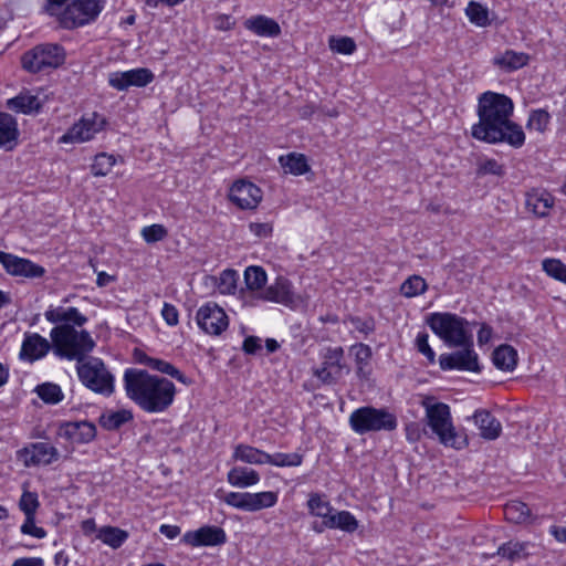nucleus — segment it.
<instances>
[{"label":"nucleus","instance_id":"obj_1","mask_svg":"<svg viewBox=\"0 0 566 566\" xmlns=\"http://www.w3.org/2000/svg\"><path fill=\"white\" fill-rule=\"evenodd\" d=\"M513 102L504 94L485 92L479 97V123L472 126V136L479 140L496 144L507 143L520 148L524 145L522 127L511 120Z\"/></svg>","mask_w":566,"mask_h":566},{"label":"nucleus","instance_id":"obj_2","mask_svg":"<svg viewBox=\"0 0 566 566\" xmlns=\"http://www.w3.org/2000/svg\"><path fill=\"white\" fill-rule=\"evenodd\" d=\"M124 384L128 398L148 413L166 411L174 403L177 392L172 381L143 369H127Z\"/></svg>","mask_w":566,"mask_h":566},{"label":"nucleus","instance_id":"obj_3","mask_svg":"<svg viewBox=\"0 0 566 566\" xmlns=\"http://www.w3.org/2000/svg\"><path fill=\"white\" fill-rule=\"evenodd\" d=\"M53 353L60 358L81 363L95 347V342L88 332L77 331L71 324H61L50 332Z\"/></svg>","mask_w":566,"mask_h":566},{"label":"nucleus","instance_id":"obj_4","mask_svg":"<svg viewBox=\"0 0 566 566\" xmlns=\"http://www.w3.org/2000/svg\"><path fill=\"white\" fill-rule=\"evenodd\" d=\"M421 406L426 410L429 427L442 444L454 449H461L467 444L465 439H461L455 431L447 403L437 402L433 397L426 396L421 400Z\"/></svg>","mask_w":566,"mask_h":566},{"label":"nucleus","instance_id":"obj_5","mask_svg":"<svg viewBox=\"0 0 566 566\" xmlns=\"http://www.w3.org/2000/svg\"><path fill=\"white\" fill-rule=\"evenodd\" d=\"M430 328L449 347L473 346L469 322L452 313H434L429 318Z\"/></svg>","mask_w":566,"mask_h":566},{"label":"nucleus","instance_id":"obj_6","mask_svg":"<svg viewBox=\"0 0 566 566\" xmlns=\"http://www.w3.org/2000/svg\"><path fill=\"white\" fill-rule=\"evenodd\" d=\"M350 428L358 434L371 431H392L397 428V418L386 408L360 407L349 416Z\"/></svg>","mask_w":566,"mask_h":566},{"label":"nucleus","instance_id":"obj_7","mask_svg":"<svg viewBox=\"0 0 566 566\" xmlns=\"http://www.w3.org/2000/svg\"><path fill=\"white\" fill-rule=\"evenodd\" d=\"M76 369L80 380L92 391L105 396L114 392V377L99 358L81 361Z\"/></svg>","mask_w":566,"mask_h":566},{"label":"nucleus","instance_id":"obj_8","mask_svg":"<svg viewBox=\"0 0 566 566\" xmlns=\"http://www.w3.org/2000/svg\"><path fill=\"white\" fill-rule=\"evenodd\" d=\"M65 61V51L62 46L45 43L27 51L22 57V66L30 73H39L48 69H56Z\"/></svg>","mask_w":566,"mask_h":566},{"label":"nucleus","instance_id":"obj_9","mask_svg":"<svg viewBox=\"0 0 566 566\" xmlns=\"http://www.w3.org/2000/svg\"><path fill=\"white\" fill-rule=\"evenodd\" d=\"M105 0H76L66 7L60 17V23L65 29L84 25L99 14Z\"/></svg>","mask_w":566,"mask_h":566},{"label":"nucleus","instance_id":"obj_10","mask_svg":"<svg viewBox=\"0 0 566 566\" xmlns=\"http://www.w3.org/2000/svg\"><path fill=\"white\" fill-rule=\"evenodd\" d=\"M106 125V118L93 112L82 116V118L73 124V126L60 137L59 143H85L95 137L96 134L102 132Z\"/></svg>","mask_w":566,"mask_h":566},{"label":"nucleus","instance_id":"obj_11","mask_svg":"<svg viewBox=\"0 0 566 566\" xmlns=\"http://www.w3.org/2000/svg\"><path fill=\"white\" fill-rule=\"evenodd\" d=\"M277 493L272 491L258 493L230 492L223 499L228 505L247 512H256L273 507L277 503Z\"/></svg>","mask_w":566,"mask_h":566},{"label":"nucleus","instance_id":"obj_12","mask_svg":"<svg viewBox=\"0 0 566 566\" xmlns=\"http://www.w3.org/2000/svg\"><path fill=\"white\" fill-rule=\"evenodd\" d=\"M344 349L342 347H328L323 354L322 366L314 369V375L324 384H334L343 375L344 370L349 373V368L343 361Z\"/></svg>","mask_w":566,"mask_h":566},{"label":"nucleus","instance_id":"obj_13","mask_svg":"<svg viewBox=\"0 0 566 566\" xmlns=\"http://www.w3.org/2000/svg\"><path fill=\"white\" fill-rule=\"evenodd\" d=\"M196 319L205 333L213 336L220 335L229 325L228 315L224 310L213 302H208L200 306Z\"/></svg>","mask_w":566,"mask_h":566},{"label":"nucleus","instance_id":"obj_14","mask_svg":"<svg viewBox=\"0 0 566 566\" xmlns=\"http://www.w3.org/2000/svg\"><path fill=\"white\" fill-rule=\"evenodd\" d=\"M229 199L240 209H255L262 200V190L251 181L239 179L229 190Z\"/></svg>","mask_w":566,"mask_h":566},{"label":"nucleus","instance_id":"obj_15","mask_svg":"<svg viewBox=\"0 0 566 566\" xmlns=\"http://www.w3.org/2000/svg\"><path fill=\"white\" fill-rule=\"evenodd\" d=\"M0 263L4 270L13 276H23L28 279L42 277L45 269L29 259L19 258L11 253L0 251Z\"/></svg>","mask_w":566,"mask_h":566},{"label":"nucleus","instance_id":"obj_16","mask_svg":"<svg viewBox=\"0 0 566 566\" xmlns=\"http://www.w3.org/2000/svg\"><path fill=\"white\" fill-rule=\"evenodd\" d=\"M149 69L140 67L125 72H113L108 75V84L117 91H126L130 86L144 87L154 81Z\"/></svg>","mask_w":566,"mask_h":566},{"label":"nucleus","instance_id":"obj_17","mask_svg":"<svg viewBox=\"0 0 566 566\" xmlns=\"http://www.w3.org/2000/svg\"><path fill=\"white\" fill-rule=\"evenodd\" d=\"M463 348V350L441 355L439 358L440 367L443 370L459 369L473 373L480 371L478 354L473 350L472 346Z\"/></svg>","mask_w":566,"mask_h":566},{"label":"nucleus","instance_id":"obj_18","mask_svg":"<svg viewBox=\"0 0 566 566\" xmlns=\"http://www.w3.org/2000/svg\"><path fill=\"white\" fill-rule=\"evenodd\" d=\"M19 457L25 467L48 465L57 460L59 451L48 442H36L19 451Z\"/></svg>","mask_w":566,"mask_h":566},{"label":"nucleus","instance_id":"obj_19","mask_svg":"<svg viewBox=\"0 0 566 566\" xmlns=\"http://www.w3.org/2000/svg\"><path fill=\"white\" fill-rule=\"evenodd\" d=\"M50 349L53 350L52 340L49 342L38 333H25L19 358L23 361L34 363L43 358Z\"/></svg>","mask_w":566,"mask_h":566},{"label":"nucleus","instance_id":"obj_20","mask_svg":"<svg viewBox=\"0 0 566 566\" xmlns=\"http://www.w3.org/2000/svg\"><path fill=\"white\" fill-rule=\"evenodd\" d=\"M258 298L286 306H293L295 304V294L292 290V283L284 276H277L271 285L259 294Z\"/></svg>","mask_w":566,"mask_h":566},{"label":"nucleus","instance_id":"obj_21","mask_svg":"<svg viewBox=\"0 0 566 566\" xmlns=\"http://www.w3.org/2000/svg\"><path fill=\"white\" fill-rule=\"evenodd\" d=\"M182 541L190 546H216L224 544L227 535L221 527L203 526L197 531L187 532Z\"/></svg>","mask_w":566,"mask_h":566},{"label":"nucleus","instance_id":"obj_22","mask_svg":"<svg viewBox=\"0 0 566 566\" xmlns=\"http://www.w3.org/2000/svg\"><path fill=\"white\" fill-rule=\"evenodd\" d=\"M59 436L73 443H88L95 438L96 428L88 421L67 422L61 426Z\"/></svg>","mask_w":566,"mask_h":566},{"label":"nucleus","instance_id":"obj_23","mask_svg":"<svg viewBox=\"0 0 566 566\" xmlns=\"http://www.w3.org/2000/svg\"><path fill=\"white\" fill-rule=\"evenodd\" d=\"M554 203V197L545 190L533 189L526 193V209L537 218L549 216Z\"/></svg>","mask_w":566,"mask_h":566},{"label":"nucleus","instance_id":"obj_24","mask_svg":"<svg viewBox=\"0 0 566 566\" xmlns=\"http://www.w3.org/2000/svg\"><path fill=\"white\" fill-rule=\"evenodd\" d=\"M45 319L53 324L64 323L72 326H83L87 322V317L78 312L75 307H51L44 313Z\"/></svg>","mask_w":566,"mask_h":566},{"label":"nucleus","instance_id":"obj_25","mask_svg":"<svg viewBox=\"0 0 566 566\" xmlns=\"http://www.w3.org/2000/svg\"><path fill=\"white\" fill-rule=\"evenodd\" d=\"M19 129L15 118L8 113H0V148L7 151L18 145Z\"/></svg>","mask_w":566,"mask_h":566},{"label":"nucleus","instance_id":"obj_26","mask_svg":"<svg viewBox=\"0 0 566 566\" xmlns=\"http://www.w3.org/2000/svg\"><path fill=\"white\" fill-rule=\"evenodd\" d=\"M474 421L480 429V434L486 440H495L500 437L502 426L489 411L479 410L474 413Z\"/></svg>","mask_w":566,"mask_h":566},{"label":"nucleus","instance_id":"obj_27","mask_svg":"<svg viewBox=\"0 0 566 566\" xmlns=\"http://www.w3.org/2000/svg\"><path fill=\"white\" fill-rule=\"evenodd\" d=\"M244 25L260 36H277L281 33L279 23L264 15L250 18L244 22Z\"/></svg>","mask_w":566,"mask_h":566},{"label":"nucleus","instance_id":"obj_28","mask_svg":"<svg viewBox=\"0 0 566 566\" xmlns=\"http://www.w3.org/2000/svg\"><path fill=\"white\" fill-rule=\"evenodd\" d=\"M227 480L232 486L244 489L259 483L260 474L247 467H234L228 472Z\"/></svg>","mask_w":566,"mask_h":566},{"label":"nucleus","instance_id":"obj_29","mask_svg":"<svg viewBox=\"0 0 566 566\" xmlns=\"http://www.w3.org/2000/svg\"><path fill=\"white\" fill-rule=\"evenodd\" d=\"M492 360L497 369L512 371L517 365V352L511 345H500L494 349Z\"/></svg>","mask_w":566,"mask_h":566},{"label":"nucleus","instance_id":"obj_30","mask_svg":"<svg viewBox=\"0 0 566 566\" xmlns=\"http://www.w3.org/2000/svg\"><path fill=\"white\" fill-rule=\"evenodd\" d=\"M138 361L147 365L148 367H150L154 370H157L161 374L168 375L185 385H188L190 382L189 379L178 368H176L174 365H171L170 363H168L166 360L153 358V357H149V356L143 354L138 358Z\"/></svg>","mask_w":566,"mask_h":566},{"label":"nucleus","instance_id":"obj_31","mask_svg":"<svg viewBox=\"0 0 566 566\" xmlns=\"http://www.w3.org/2000/svg\"><path fill=\"white\" fill-rule=\"evenodd\" d=\"M266 452L249 444H238L232 454L234 461H241L249 464H265Z\"/></svg>","mask_w":566,"mask_h":566},{"label":"nucleus","instance_id":"obj_32","mask_svg":"<svg viewBox=\"0 0 566 566\" xmlns=\"http://www.w3.org/2000/svg\"><path fill=\"white\" fill-rule=\"evenodd\" d=\"M279 161L286 174L294 176L304 175L311 169L303 154L290 153L285 156H280Z\"/></svg>","mask_w":566,"mask_h":566},{"label":"nucleus","instance_id":"obj_33","mask_svg":"<svg viewBox=\"0 0 566 566\" xmlns=\"http://www.w3.org/2000/svg\"><path fill=\"white\" fill-rule=\"evenodd\" d=\"M528 63V55L522 52L506 51L494 59V64L500 69L512 72L525 66Z\"/></svg>","mask_w":566,"mask_h":566},{"label":"nucleus","instance_id":"obj_34","mask_svg":"<svg viewBox=\"0 0 566 566\" xmlns=\"http://www.w3.org/2000/svg\"><path fill=\"white\" fill-rule=\"evenodd\" d=\"M323 525L327 528H339L342 531L353 533L357 530L358 522L352 513L340 511L333 513L328 520L323 521Z\"/></svg>","mask_w":566,"mask_h":566},{"label":"nucleus","instance_id":"obj_35","mask_svg":"<svg viewBox=\"0 0 566 566\" xmlns=\"http://www.w3.org/2000/svg\"><path fill=\"white\" fill-rule=\"evenodd\" d=\"M8 107L12 111L28 114L31 112H38L41 108V102L35 95L21 93L8 101Z\"/></svg>","mask_w":566,"mask_h":566},{"label":"nucleus","instance_id":"obj_36","mask_svg":"<svg viewBox=\"0 0 566 566\" xmlns=\"http://www.w3.org/2000/svg\"><path fill=\"white\" fill-rule=\"evenodd\" d=\"M504 516L513 523H526L531 521V510L521 501H511L503 509Z\"/></svg>","mask_w":566,"mask_h":566},{"label":"nucleus","instance_id":"obj_37","mask_svg":"<svg viewBox=\"0 0 566 566\" xmlns=\"http://www.w3.org/2000/svg\"><path fill=\"white\" fill-rule=\"evenodd\" d=\"M97 537L112 548H118L128 538V533L124 530L113 526L102 527Z\"/></svg>","mask_w":566,"mask_h":566},{"label":"nucleus","instance_id":"obj_38","mask_svg":"<svg viewBox=\"0 0 566 566\" xmlns=\"http://www.w3.org/2000/svg\"><path fill=\"white\" fill-rule=\"evenodd\" d=\"M133 415L128 410L105 412L99 418L101 426L106 430H116L132 420Z\"/></svg>","mask_w":566,"mask_h":566},{"label":"nucleus","instance_id":"obj_39","mask_svg":"<svg viewBox=\"0 0 566 566\" xmlns=\"http://www.w3.org/2000/svg\"><path fill=\"white\" fill-rule=\"evenodd\" d=\"M244 281L250 291H261L266 283V273L261 266H248L244 271Z\"/></svg>","mask_w":566,"mask_h":566},{"label":"nucleus","instance_id":"obj_40","mask_svg":"<svg viewBox=\"0 0 566 566\" xmlns=\"http://www.w3.org/2000/svg\"><path fill=\"white\" fill-rule=\"evenodd\" d=\"M303 462V455L300 453H282L274 454L266 453L265 464L274 467H298Z\"/></svg>","mask_w":566,"mask_h":566},{"label":"nucleus","instance_id":"obj_41","mask_svg":"<svg viewBox=\"0 0 566 566\" xmlns=\"http://www.w3.org/2000/svg\"><path fill=\"white\" fill-rule=\"evenodd\" d=\"M427 283L420 275L409 276L400 286V292L406 297H415L427 291Z\"/></svg>","mask_w":566,"mask_h":566},{"label":"nucleus","instance_id":"obj_42","mask_svg":"<svg viewBox=\"0 0 566 566\" xmlns=\"http://www.w3.org/2000/svg\"><path fill=\"white\" fill-rule=\"evenodd\" d=\"M307 506L311 514L322 517L323 521L328 520L334 511L329 503L325 501L322 495L316 493L310 496Z\"/></svg>","mask_w":566,"mask_h":566},{"label":"nucleus","instance_id":"obj_43","mask_svg":"<svg viewBox=\"0 0 566 566\" xmlns=\"http://www.w3.org/2000/svg\"><path fill=\"white\" fill-rule=\"evenodd\" d=\"M465 14L470 22L478 27H486L490 24L489 10L475 1L469 2L465 9Z\"/></svg>","mask_w":566,"mask_h":566},{"label":"nucleus","instance_id":"obj_44","mask_svg":"<svg viewBox=\"0 0 566 566\" xmlns=\"http://www.w3.org/2000/svg\"><path fill=\"white\" fill-rule=\"evenodd\" d=\"M115 164L116 158L113 155L101 153L95 156L91 171L95 177H104L111 172Z\"/></svg>","mask_w":566,"mask_h":566},{"label":"nucleus","instance_id":"obj_45","mask_svg":"<svg viewBox=\"0 0 566 566\" xmlns=\"http://www.w3.org/2000/svg\"><path fill=\"white\" fill-rule=\"evenodd\" d=\"M38 396L46 403H57L63 399L61 387L56 384L45 382L35 389Z\"/></svg>","mask_w":566,"mask_h":566},{"label":"nucleus","instance_id":"obj_46","mask_svg":"<svg viewBox=\"0 0 566 566\" xmlns=\"http://www.w3.org/2000/svg\"><path fill=\"white\" fill-rule=\"evenodd\" d=\"M551 120V115L545 109L532 111L527 120V128L543 134L546 132Z\"/></svg>","mask_w":566,"mask_h":566},{"label":"nucleus","instance_id":"obj_47","mask_svg":"<svg viewBox=\"0 0 566 566\" xmlns=\"http://www.w3.org/2000/svg\"><path fill=\"white\" fill-rule=\"evenodd\" d=\"M238 273L228 269L221 272L217 287L221 294H233L237 290Z\"/></svg>","mask_w":566,"mask_h":566},{"label":"nucleus","instance_id":"obj_48","mask_svg":"<svg viewBox=\"0 0 566 566\" xmlns=\"http://www.w3.org/2000/svg\"><path fill=\"white\" fill-rule=\"evenodd\" d=\"M525 548L526 545L524 543L511 541L499 547L497 555L510 560H515L526 556Z\"/></svg>","mask_w":566,"mask_h":566},{"label":"nucleus","instance_id":"obj_49","mask_svg":"<svg viewBox=\"0 0 566 566\" xmlns=\"http://www.w3.org/2000/svg\"><path fill=\"white\" fill-rule=\"evenodd\" d=\"M328 46L333 52L346 55L354 53L356 50V43L349 36H331Z\"/></svg>","mask_w":566,"mask_h":566},{"label":"nucleus","instance_id":"obj_50","mask_svg":"<svg viewBox=\"0 0 566 566\" xmlns=\"http://www.w3.org/2000/svg\"><path fill=\"white\" fill-rule=\"evenodd\" d=\"M543 270L547 275L566 284V265L557 259L543 261Z\"/></svg>","mask_w":566,"mask_h":566},{"label":"nucleus","instance_id":"obj_51","mask_svg":"<svg viewBox=\"0 0 566 566\" xmlns=\"http://www.w3.org/2000/svg\"><path fill=\"white\" fill-rule=\"evenodd\" d=\"M476 174L479 176L493 175L502 177L505 174V168L497 160L490 158L479 161Z\"/></svg>","mask_w":566,"mask_h":566},{"label":"nucleus","instance_id":"obj_52","mask_svg":"<svg viewBox=\"0 0 566 566\" xmlns=\"http://www.w3.org/2000/svg\"><path fill=\"white\" fill-rule=\"evenodd\" d=\"M168 234L163 224H151L142 230V235L147 243H155L164 240Z\"/></svg>","mask_w":566,"mask_h":566},{"label":"nucleus","instance_id":"obj_53","mask_svg":"<svg viewBox=\"0 0 566 566\" xmlns=\"http://www.w3.org/2000/svg\"><path fill=\"white\" fill-rule=\"evenodd\" d=\"M19 506L25 516H35L39 507L38 495L29 491L23 492Z\"/></svg>","mask_w":566,"mask_h":566},{"label":"nucleus","instance_id":"obj_54","mask_svg":"<svg viewBox=\"0 0 566 566\" xmlns=\"http://www.w3.org/2000/svg\"><path fill=\"white\" fill-rule=\"evenodd\" d=\"M21 532L36 538H43L46 536L45 530L35 525V516H25V521L21 526Z\"/></svg>","mask_w":566,"mask_h":566},{"label":"nucleus","instance_id":"obj_55","mask_svg":"<svg viewBox=\"0 0 566 566\" xmlns=\"http://www.w3.org/2000/svg\"><path fill=\"white\" fill-rule=\"evenodd\" d=\"M352 350L355 354V359L358 365V369L363 368V365L366 364L371 357V349L368 345L357 344L352 347Z\"/></svg>","mask_w":566,"mask_h":566},{"label":"nucleus","instance_id":"obj_56","mask_svg":"<svg viewBox=\"0 0 566 566\" xmlns=\"http://www.w3.org/2000/svg\"><path fill=\"white\" fill-rule=\"evenodd\" d=\"M428 334L427 333H419L417 335V338H416V346H417V349L422 354L424 355L429 361L433 363L434 361V357H436V354L431 349V347L429 346V343H428Z\"/></svg>","mask_w":566,"mask_h":566},{"label":"nucleus","instance_id":"obj_57","mask_svg":"<svg viewBox=\"0 0 566 566\" xmlns=\"http://www.w3.org/2000/svg\"><path fill=\"white\" fill-rule=\"evenodd\" d=\"M350 324L357 332L364 335H368L375 331V322L373 318L361 319L359 317H352Z\"/></svg>","mask_w":566,"mask_h":566},{"label":"nucleus","instance_id":"obj_58","mask_svg":"<svg viewBox=\"0 0 566 566\" xmlns=\"http://www.w3.org/2000/svg\"><path fill=\"white\" fill-rule=\"evenodd\" d=\"M161 315L168 325L175 326L178 324L179 314L174 305L165 303L161 310Z\"/></svg>","mask_w":566,"mask_h":566},{"label":"nucleus","instance_id":"obj_59","mask_svg":"<svg viewBox=\"0 0 566 566\" xmlns=\"http://www.w3.org/2000/svg\"><path fill=\"white\" fill-rule=\"evenodd\" d=\"M242 349L247 354H255L261 349V339L256 336H249L244 339Z\"/></svg>","mask_w":566,"mask_h":566},{"label":"nucleus","instance_id":"obj_60","mask_svg":"<svg viewBox=\"0 0 566 566\" xmlns=\"http://www.w3.org/2000/svg\"><path fill=\"white\" fill-rule=\"evenodd\" d=\"M251 232L259 238H266L272 233V227L269 223H251Z\"/></svg>","mask_w":566,"mask_h":566},{"label":"nucleus","instance_id":"obj_61","mask_svg":"<svg viewBox=\"0 0 566 566\" xmlns=\"http://www.w3.org/2000/svg\"><path fill=\"white\" fill-rule=\"evenodd\" d=\"M406 438L409 442H417L421 438V430L418 423H409L406 427Z\"/></svg>","mask_w":566,"mask_h":566},{"label":"nucleus","instance_id":"obj_62","mask_svg":"<svg viewBox=\"0 0 566 566\" xmlns=\"http://www.w3.org/2000/svg\"><path fill=\"white\" fill-rule=\"evenodd\" d=\"M43 559L40 557H22L14 560L11 566H43Z\"/></svg>","mask_w":566,"mask_h":566},{"label":"nucleus","instance_id":"obj_63","mask_svg":"<svg viewBox=\"0 0 566 566\" xmlns=\"http://www.w3.org/2000/svg\"><path fill=\"white\" fill-rule=\"evenodd\" d=\"M492 337V328L485 324L478 332V342L480 345L486 344Z\"/></svg>","mask_w":566,"mask_h":566},{"label":"nucleus","instance_id":"obj_64","mask_svg":"<svg viewBox=\"0 0 566 566\" xmlns=\"http://www.w3.org/2000/svg\"><path fill=\"white\" fill-rule=\"evenodd\" d=\"M160 533L167 536L168 538H175L180 534V527L176 525H161L159 528Z\"/></svg>","mask_w":566,"mask_h":566}]
</instances>
